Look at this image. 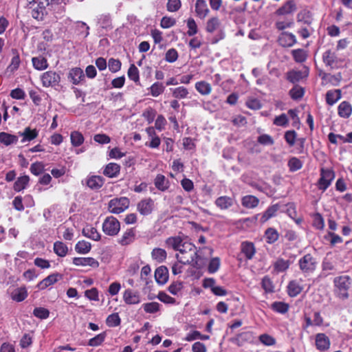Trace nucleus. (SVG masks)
I'll use <instances>...</instances> for the list:
<instances>
[{
	"mask_svg": "<svg viewBox=\"0 0 352 352\" xmlns=\"http://www.w3.org/2000/svg\"><path fill=\"white\" fill-rule=\"evenodd\" d=\"M127 74L129 78L135 82L140 81L139 70L134 64L130 65Z\"/></svg>",
	"mask_w": 352,
	"mask_h": 352,
	"instance_id": "13d9d810",
	"label": "nucleus"
},
{
	"mask_svg": "<svg viewBox=\"0 0 352 352\" xmlns=\"http://www.w3.org/2000/svg\"><path fill=\"white\" fill-rule=\"evenodd\" d=\"M298 265L301 272L309 276L316 270L317 262L311 254H307L299 259Z\"/></svg>",
	"mask_w": 352,
	"mask_h": 352,
	"instance_id": "20e7f679",
	"label": "nucleus"
},
{
	"mask_svg": "<svg viewBox=\"0 0 352 352\" xmlns=\"http://www.w3.org/2000/svg\"><path fill=\"white\" fill-rule=\"evenodd\" d=\"M195 12L199 17L204 19L208 12L207 3L204 0H197L195 3Z\"/></svg>",
	"mask_w": 352,
	"mask_h": 352,
	"instance_id": "2f4dec72",
	"label": "nucleus"
},
{
	"mask_svg": "<svg viewBox=\"0 0 352 352\" xmlns=\"http://www.w3.org/2000/svg\"><path fill=\"white\" fill-rule=\"evenodd\" d=\"M273 124L276 126L286 127L289 124V119L285 113H282L274 118Z\"/></svg>",
	"mask_w": 352,
	"mask_h": 352,
	"instance_id": "bf43d9fd",
	"label": "nucleus"
},
{
	"mask_svg": "<svg viewBox=\"0 0 352 352\" xmlns=\"http://www.w3.org/2000/svg\"><path fill=\"white\" fill-rule=\"evenodd\" d=\"M279 209L278 204H274L271 206H270L265 212L262 214L261 217V221L262 223L266 222L267 220H269L270 218L274 217L276 215V213Z\"/></svg>",
	"mask_w": 352,
	"mask_h": 352,
	"instance_id": "e433bc0d",
	"label": "nucleus"
},
{
	"mask_svg": "<svg viewBox=\"0 0 352 352\" xmlns=\"http://www.w3.org/2000/svg\"><path fill=\"white\" fill-rule=\"evenodd\" d=\"M129 199L127 197L115 198L108 204V209L111 213L120 214L129 208Z\"/></svg>",
	"mask_w": 352,
	"mask_h": 352,
	"instance_id": "423d86ee",
	"label": "nucleus"
},
{
	"mask_svg": "<svg viewBox=\"0 0 352 352\" xmlns=\"http://www.w3.org/2000/svg\"><path fill=\"white\" fill-rule=\"evenodd\" d=\"M335 294L340 299H346L349 297V289L351 285V280L348 276L336 277L333 280Z\"/></svg>",
	"mask_w": 352,
	"mask_h": 352,
	"instance_id": "7ed1b4c3",
	"label": "nucleus"
},
{
	"mask_svg": "<svg viewBox=\"0 0 352 352\" xmlns=\"http://www.w3.org/2000/svg\"><path fill=\"white\" fill-rule=\"evenodd\" d=\"M33 315L41 320L47 319L50 316V311L44 307H36L33 311Z\"/></svg>",
	"mask_w": 352,
	"mask_h": 352,
	"instance_id": "680f3d73",
	"label": "nucleus"
},
{
	"mask_svg": "<svg viewBox=\"0 0 352 352\" xmlns=\"http://www.w3.org/2000/svg\"><path fill=\"white\" fill-rule=\"evenodd\" d=\"M284 138L289 146H293L297 138V133L294 130L287 131L285 133Z\"/></svg>",
	"mask_w": 352,
	"mask_h": 352,
	"instance_id": "052dcab7",
	"label": "nucleus"
},
{
	"mask_svg": "<svg viewBox=\"0 0 352 352\" xmlns=\"http://www.w3.org/2000/svg\"><path fill=\"white\" fill-rule=\"evenodd\" d=\"M302 78V72L300 71L293 70L287 72V80L292 83L299 82Z\"/></svg>",
	"mask_w": 352,
	"mask_h": 352,
	"instance_id": "69168bd1",
	"label": "nucleus"
},
{
	"mask_svg": "<svg viewBox=\"0 0 352 352\" xmlns=\"http://www.w3.org/2000/svg\"><path fill=\"white\" fill-rule=\"evenodd\" d=\"M316 348L320 351H326L330 348L329 338L323 333H318L315 336Z\"/></svg>",
	"mask_w": 352,
	"mask_h": 352,
	"instance_id": "1a4fd4ad",
	"label": "nucleus"
},
{
	"mask_svg": "<svg viewBox=\"0 0 352 352\" xmlns=\"http://www.w3.org/2000/svg\"><path fill=\"white\" fill-rule=\"evenodd\" d=\"M179 252L176 257L179 263L190 264L197 269L202 268L206 264L195 245L190 242L185 241Z\"/></svg>",
	"mask_w": 352,
	"mask_h": 352,
	"instance_id": "f257e3e1",
	"label": "nucleus"
},
{
	"mask_svg": "<svg viewBox=\"0 0 352 352\" xmlns=\"http://www.w3.org/2000/svg\"><path fill=\"white\" fill-rule=\"evenodd\" d=\"M18 135L22 137L21 142L22 143L30 142L34 140L38 135V131L36 129H32L28 126L23 131L18 132Z\"/></svg>",
	"mask_w": 352,
	"mask_h": 352,
	"instance_id": "2eb2a0df",
	"label": "nucleus"
},
{
	"mask_svg": "<svg viewBox=\"0 0 352 352\" xmlns=\"http://www.w3.org/2000/svg\"><path fill=\"white\" fill-rule=\"evenodd\" d=\"M183 289V283L181 281L173 282L168 288V292L173 295H178Z\"/></svg>",
	"mask_w": 352,
	"mask_h": 352,
	"instance_id": "338daca9",
	"label": "nucleus"
},
{
	"mask_svg": "<svg viewBox=\"0 0 352 352\" xmlns=\"http://www.w3.org/2000/svg\"><path fill=\"white\" fill-rule=\"evenodd\" d=\"M184 242L185 241H184L179 236H172L166 240V244L167 246L177 251H179V250H181Z\"/></svg>",
	"mask_w": 352,
	"mask_h": 352,
	"instance_id": "c756f323",
	"label": "nucleus"
},
{
	"mask_svg": "<svg viewBox=\"0 0 352 352\" xmlns=\"http://www.w3.org/2000/svg\"><path fill=\"white\" fill-rule=\"evenodd\" d=\"M151 257L157 263H163L167 257V253L162 248H155L151 252Z\"/></svg>",
	"mask_w": 352,
	"mask_h": 352,
	"instance_id": "f704fd0d",
	"label": "nucleus"
},
{
	"mask_svg": "<svg viewBox=\"0 0 352 352\" xmlns=\"http://www.w3.org/2000/svg\"><path fill=\"white\" fill-rule=\"evenodd\" d=\"M205 109L210 112H215L220 108V98L217 96L212 98V99L204 104Z\"/></svg>",
	"mask_w": 352,
	"mask_h": 352,
	"instance_id": "4c0bfd02",
	"label": "nucleus"
},
{
	"mask_svg": "<svg viewBox=\"0 0 352 352\" xmlns=\"http://www.w3.org/2000/svg\"><path fill=\"white\" fill-rule=\"evenodd\" d=\"M120 171V166L116 163H109L104 168L103 174L109 177H116Z\"/></svg>",
	"mask_w": 352,
	"mask_h": 352,
	"instance_id": "6ab92c4d",
	"label": "nucleus"
},
{
	"mask_svg": "<svg viewBox=\"0 0 352 352\" xmlns=\"http://www.w3.org/2000/svg\"><path fill=\"white\" fill-rule=\"evenodd\" d=\"M279 44L285 47H289L296 43V38L294 34L287 32H282L278 37Z\"/></svg>",
	"mask_w": 352,
	"mask_h": 352,
	"instance_id": "4468645a",
	"label": "nucleus"
},
{
	"mask_svg": "<svg viewBox=\"0 0 352 352\" xmlns=\"http://www.w3.org/2000/svg\"><path fill=\"white\" fill-rule=\"evenodd\" d=\"M259 200L253 195H247L242 199V204L248 208H253L258 206Z\"/></svg>",
	"mask_w": 352,
	"mask_h": 352,
	"instance_id": "37998d69",
	"label": "nucleus"
},
{
	"mask_svg": "<svg viewBox=\"0 0 352 352\" xmlns=\"http://www.w3.org/2000/svg\"><path fill=\"white\" fill-rule=\"evenodd\" d=\"M154 208V201L151 198L141 200L137 205L138 211L144 216L151 214Z\"/></svg>",
	"mask_w": 352,
	"mask_h": 352,
	"instance_id": "9d476101",
	"label": "nucleus"
},
{
	"mask_svg": "<svg viewBox=\"0 0 352 352\" xmlns=\"http://www.w3.org/2000/svg\"><path fill=\"white\" fill-rule=\"evenodd\" d=\"M155 187L160 191H166L170 186L169 180L163 175L158 174L155 180Z\"/></svg>",
	"mask_w": 352,
	"mask_h": 352,
	"instance_id": "a878e982",
	"label": "nucleus"
},
{
	"mask_svg": "<svg viewBox=\"0 0 352 352\" xmlns=\"http://www.w3.org/2000/svg\"><path fill=\"white\" fill-rule=\"evenodd\" d=\"M294 59L298 63H302L307 58V54L304 50L297 49L292 52Z\"/></svg>",
	"mask_w": 352,
	"mask_h": 352,
	"instance_id": "e2e57ef3",
	"label": "nucleus"
},
{
	"mask_svg": "<svg viewBox=\"0 0 352 352\" xmlns=\"http://www.w3.org/2000/svg\"><path fill=\"white\" fill-rule=\"evenodd\" d=\"M121 319L118 313L110 314L106 320V324L109 327H116L120 324Z\"/></svg>",
	"mask_w": 352,
	"mask_h": 352,
	"instance_id": "3c124183",
	"label": "nucleus"
},
{
	"mask_svg": "<svg viewBox=\"0 0 352 352\" xmlns=\"http://www.w3.org/2000/svg\"><path fill=\"white\" fill-rule=\"evenodd\" d=\"M54 252L60 257H64L67 255L68 252V248L62 241H56L54 243Z\"/></svg>",
	"mask_w": 352,
	"mask_h": 352,
	"instance_id": "ea45409f",
	"label": "nucleus"
},
{
	"mask_svg": "<svg viewBox=\"0 0 352 352\" xmlns=\"http://www.w3.org/2000/svg\"><path fill=\"white\" fill-rule=\"evenodd\" d=\"M338 113L340 117L348 118L352 113V106L347 101L342 102L338 107Z\"/></svg>",
	"mask_w": 352,
	"mask_h": 352,
	"instance_id": "b1692460",
	"label": "nucleus"
},
{
	"mask_svg": "<svg viewBox=\"0 0 352 352\" xmlns=\"http://www.w3.org/2000/svg\"><path fill=\"white\" fill-rule=\"evenodd\" d=\"M135 238V230L133 228H130L123 233L122 237L119 239L118 243L122 245H128L134 241Z\"/></svg>",
	"mask_w": 352,
	"mask_h": 352,
	"instance_id": "393cba45",
	"label": "nucleus"
},
{
	"mask_svg": "<svg viewBox=\"0 0 352 352\" xmlns=\"http://www.w3.org/2000/svg\"><path fill=\"white\" fill-rule=\"evenodd\" d=\"M241 251L248 260L252 259L256 253L254 245L248 241H244L241 243Z\"/></svg>",
	"mask_w": 352,
	"mask_h": 352,
	"instance_id": "aec40b11",
	"label": "nucleus"
},
{
	"mask_svg": "<svg viewBox=\"0 0 352 352\" xmlns=\"http://www.w3.org/2000/svg\"><path fill=\"white\" fill-rule=\"evenodd\" d=\"M150 90V94L153 97H157L164 93L165 90V86L160 82H154L148 89Z\"/></svg>",
	"mask_w": 352,
	"mask_h": 352,
	"instance_id": "a18cd8bd",
	"label": "nucleus"
},
{
	"mask_svg": "<svg viewBox=\"0 0 352 352\" xmlns=\"http://www.w3.org/2000/svg\"><path fill=\"white\" fill-rule=\"evenodd\" d=\"M216 281L212 278H206L203 280L202 286L205 289H210L216 296H220V286H216Z\"/></svg>",
	"mask_w": 352,
	"mask_h": 352,
	"instance_id": "c85d7f7f",
	"label": "nucleus"
},
{
	"mask_svg": "<svg viewBox=\"0 0 352 352\" xmlns=\"http://www.w3.org/2000/svg\"><path fill=\"white\" fill-rule=\"evenodd\" d=\"M41 80L42 85L45 87H55L59 85L60 82V75L54 71H48L44 72L41 76Z\"/></svg>",
	"mask_w": 352,
	"mask_h": 352,
	"instance_id": "0eeeda50",
	"label": "nucleus"
},
{
	"mask_svg": "<svg viewBox=\"0 0 352 352\" xmlns=\"http://www.w3.org/2000/svg\"><path fill=\"white\" fill-rule=\"evenodd\" d=\"M341 98V90L335 89L328 91L326 94V102L329 105L334 104Z\"/></svg>",
	"mask_w": 352,
	"mask_h": 352,
	"instance_id": "473e14b6",
	"label": "nucleus"
},
{
	"mask_svg": "<svg viewBox=\"0 0 352 352\" xmlns=\"http://www.w3.org/2000/svg\"><path fill=\"white\" fill-rule=\"evenodd\" d=\"M85 75L82 69L79 67L72 68L69 73L68 78L74 84L78 85L84 78Z\"/></svg>",
	"mask_w": 352,
	"mask_h": 352,
	"instance_id": "412c9836",
	"label": "nucleus"
},
{
	"mask_svg": "<svg viewBox=\"0 0 352 352\" xmlns=\"http://www.w3.org/2000/svg\"><path fill=\"white\" fill-rule=\"evenodd\" d=\"M62 278V275L58 273H54L49 275L44 279H43L41 281H40L37 287L41 289H45L47 287L52 285L55 284L56 282H58V280Z\"/></svg>",
	"mask_w": 352,
	"mask_h": 352,
	"instance_id": "ddd939ff",
	"label": "nucleus"
},
{
	"mask_svg": "<svg viewBox=\"0 0 352 352\" xmlns=\"http://www.w3.org/2000/svg\"><path fill=\"white\" fill-rule=\"evenodd\" d=\"M271 308L278 313L285 314L288 311L289 305L283 302H274L272 304Z\"/></svg>",
	"mask_w": 352,
	"mask_h": 352,
	"instance_id": "4d7b16f0",
	"label": "nucleus"
},
{
	"mask_svg": "<svg viewBox=\"0 0 352 352\" xmlns=\"http://www.w3.org/2000/svg\"><path fill=\"white\" fill-rule=\"evenodd\" d=\"M120 230L119 221L113 216L107 217L102 223V231L108 236H116Z\"/></svg>",
	"mask_w": 352,
	"mask_h": 352,
	"instance_id": "39448f33",
	"label": "nucleus"
},
{
	"mask_svg": "<svg viewBox=\"0 0 352 352\" xmlns=\"http://www.w3.org/2000/svg\"><path fill=\"white\" fill-rule=\"evenodd\" d=\"M155 278L158 284L164 285L168 279V268L164 265L157 267L155 272Z\"/></svg>",
	"mask_w": 352,
	"mask_h": 352,
	"instance_id": "dca6fc26",
	"label": "nucleus"
},
{
	"mask_svg": "<svg viewBox=\"0 0 352 352\" xmlns=\"http://www.w3.org/2000/svg\"><path fill=\"white\" fill-rule=\"evenodd\" d=\"M71 143L73 146L77 147L84 142L82 134L77 131H72L70 134Z\"/></svg>",
	"mask_w": 352,
	"mask_h": 352,
	"instance_id": "de8ad7c7",
	"label": "nucleus"
},
{
	"mask_svg": "<svg viewBox=\"0 0 352 352\" xmlns=\"http://www.w3.org/2000/svg\"><path fill=\"white\" fill-rule=\"evenodd\" d=\"M98 25L103 28L108 29L111 28V19L109 14H101L97 19Z\"/></svg>",
	"mask_w": 352,
	"mask_h": 352,
	"instance_id": "49530a36",
	"label": "nucleus"
},
{
	"mask_svg": "<svg viewBox=\"0 0 352 352\" xmlns=\"http://www.w3.org/2000/svg\"><path fill=\"white\" fill-rule=\"evenodd\" d=\"M72 262L76 266H90L93 268L99 266V262L93 257H74Z\"/></svg>",
	"mask_w": 352,
	"mask_h": 352,
	"instance_id": "f8f14e48",
	"label": "nucleus"
},
{
	"mask_svg": "<svg viewBox=\"0 0 352 352\" xmlns=\"http://www.w3.org/2000/svg\"><path fill=\"white\" fill-rule=\"evenodd\" d=\"M289 170L292 172L300 170L302 166V162L297 157H293L288 162Z\"/></svg>",
	"mask_w": 352,
	"mask_h": 352,
	"instance_id": "0e129e2a",
	"label": "nucleus"
},
{
	"mask_svg": "<svg viewBox=\"0 0 352 352\" xmlns=\"http://www.w3.org/2000/svg\"><path fill=\"white\" fill-rule=\"evenodd\" d=\"M104 183V179L99 175H92L87 178L86 184L87 186L92 190L100 188Z\"/></svg>",
	"mask_w": 352,
	"mask_h": 352,
	"instance_id": "a211bd4d",
	"label": "nucleus"
},
{
	"mask_svg": "<svg viewBox=\"0 0 352 352\" xmlns=\"http://www.w3.org/2000/svg\"><path fill=\"white\" fill-rule=\"evenodd\" d=\"M19 141V135H12L6 132L0 133V142L8 146L16 144Z\"/></svg>",
	"mask_w": 352,
	"mask_h": 352,
	"instance_id": "5701e85b",
	"label": "nucleus"
},
{
	"mask_svg": "<svg viewBox=\"0 0 352 352\" xmlns=\"http://www.w3.org/2000/svg\"><path fill=\"white\" fill-rule=\"evenodd\" d=\"M265 236L266 239V242L267 243L272 244L275 243L278 239L279 234L275 228H269L265 232Z\"/></svg>",
	"mask_w": 352,
	"mask_h": 352,
	"instance_id": "a19ab883",
	"label": "nucleus"
},
{
	"mask_svg": "<svg viewBox=\"0 0 352 352\" xmlns=\"http://www.w3.org/2000/svg\"><path fill=\"white\" fill-rule=\"evenodd\" d=\"M172 90L173 96L175 98L183 99L186 98L188 94V89L184 87H178Z\"/></svg>",
	"mask_w": 352,
	"mask_h": 352,
	"instance_id": "6e6d98bb",
	"label": "nucleus"
},
{
	"mask_svg": "<svg viewBox=\"0 0 352 352\" xmlns=\"http://www.w3.org/2000/svg\"><path fill=\"white\" fill-rule=\"evenodd\" d=\"M302 287L296 280L290 281L288 286V294L291 297H294L298 295L302 291Z\"/></svg>",
	"mask_w": 352,
	"mask_h": 352,
	"instance_id": "c03bdc74",
	"label": "nucleus"
},
{
	"mask_svg": "<svg viewBox=\"0 0 352 352\" xmlns=\"http://www.w3.org/2000/svg\"><path fill=\"white\" fill-rule=\"evenodd\" d=\"M91 244L85 240L79 241L75 245V251L78 254H86L90 252Z\"/></svg>",
	"mask_w": 352,
	"mask_h": 352,
	"instance_id": "72a5a7b5",
	"label": "nucleus"
},
{
	"mask_svg": "<svg viewBox=\"0 0 352 352\" xmlns=\"http://www.w3.org/2000/svg\"><path fill=\"white\" fill-rule=\"evenodd\" d=\"M297 21L307 25L311 24L312 18L310 12L307 10L300 12L297 15Z\"/></svg>",
	"mask_w": 352,
	"mask_h": 352,
	"instance_id": "5fc2aeb1",
	"label": "nucleus"
},
{
	"mask_svg": "<svg viewBox=\"0 0 352 352\" xmlns=\"http://www.w3.org/2000/svg\"><path fill=\"white\" fill-rule=\"evenodd\" d=\"M296 10V6L294 1H287L283 6L276 10L278 15H285L293 13Z\"/></svg>",
	"mask_w": 352,
	"mask_h": 352,
	"instance_id": "bb28decb",
	"label": "nucleus"
},
{
	"mask_svg": "<svg viewBox=\"0 0 352 352\" xmlns=\"http://www.w3.org/2000/svg\"><path fill=\"white\" fill-rule=\"evenodd\" d=\"M50 5L49 0H28V12L37 20H43L47 14V8Z\"/></svg>",
	"mask_w": 352,
	"mask_h": 352,
	"instance_id": "f03ea898",
	"label": "nucleus"
},
{
	"mask_svg": "<svg viewBox=\"0 0 352 352\" xmlns=\"http://www.w3.org/2000/svg\"><path fill=\"white\" fill-rule=\"evenodd\" d=\"M195 89L201 95H208L211 92V86L208 82L199 81L195 84Z\"/></svg>",
	"mask_w": 352,
	"mask_h": 352,
	"instance_id": "09e8293b",
	"label": "nucleus"
},
{
	"mask_svg": "<svg viewBox=\"0 0 352 352\" xmlns=\"http://www.w3.org/2000/svg\"><path fill=\"white\" fill-rule=\"evenodd\" d=\"M27 296L28 292L25 287L17 288L12 293V300L16 302H22L27 298Z\"/></svg>",
	"mask_w": 352,
	"mask_h": 352,
	"instance_id": "79ce46f5",
	"label": "nucleus"
},
{
	"mask_svg": "<svg viewBox=\"0 0 352 352\" xmlns=\"http://www.w3.org/2000/svg\"><path fill=\"white\" fill-rule=\"evenodd\" d=\"M12 54L13 55L10 63L7 67V71L10 73H14L15 71H16L21 64V60L19 54L18 52V50L16 49H12Z\"/></svg>",
	"mask_w": 352,
	"mask_h": 352,
	"instance_id": "4be33fe9",
	"label": "nucleus"
},
{
	"mask_svg": "<svg viewBox=\"0 0 352 352\" xmlns=\"http://www.w3.org/2000/svg\"><path fill=\"white\" fill-rule=\"evenodd\" d=\"M274 270L276 272L286 271L289 267V261L282 258H278L273 264Z\"/></svg>",
	"mask_w": 352,
	"mask_h": 352,
	"instance_id": "58836bf2",
	"label": "nucleus"
},
{
	"mask_svg": "<svg viewBox=\"0 0 352 352\" xmlns=\"http://www.w3.org/2000/svg\"><path fill=\"white\" fill-rule=\"evenodd\" d=\"M123 300L127 305H136L140 302V296L138 292L128 289L123 294Z\"/></svg>",
	"mask_w": 352,
	"mask_h": 352,
	"instance_id": "f3484780",
	"label": "nucleus"
},
{
	"mask_svg": "<svg viewBox=\"0 0 352 352\" xmlns=\"http://www.w3.org/2000/svg\"><path fill=\"white\" fill-rule=\"evenodd\" d=\"M252 336L250 332H243L239 334L236 338H232V342H235L237 345L241 346L245 342L250 341Z\"/></svg>",
	"mask_w": 352,
	"mask_h": 352,
	"instance_id": "8fccbe9b",
	"label": "nucleus"
},
{
	"mask_svg": "<svg viewBox=\"0 0 352 352\" xmlns=\"http://www.w3.org/2000/svg\"><path fill=\"white\" fill-rule=\"evenodd\" d=\"M106 336V332L100 333L91 338L88 342V345L90 346H98L104 341Z\"/></svg>",
	"mask_w": 352,
	"mask_h": 352,
	"instance_id": "864d4df0",
	"label": "nucleus"
},
{
	"mask_svg": "<svg viewBox=\"0 0 352 352\" xmlns=\"http://www.w3.org/2000/svg\"><path fill=\"white\" fill-rule=\"evenodd\" d=\"M161 305L157 302L144 303L142 308L146 313L155 314L160 311Z\"/></svg>",
	"mask_w": 352,
	"mask_h": 352,
	"instance_id": "603ef678",
	"label": "nucleus"
},
{
	"mask_svg": "<svg viewBox=\"0 0 352 352\" xmlns=\"http://www.w3.org/2000/svg\"><path fill=\"white\" fill-rule=\"evenodd\" d=\"M82 235L85 237L91 239L94 241H98L100 240L101 235L94 227L87 226L82 229Z\"/></svg>",
	"mask_w": 352,
	"mask_h": 352,
	"instance_id": "cd10ccee",
	"label": "nucleus"
},
{
	"mask_svg": "<svg viewBox=\"0 0 352 352\" xmlns=\"http://www.w3.org/2000/svg\"><path fill=\"white\" fill-rule=\"evenodd\" d=\"M335 177L334 172L331 169L321 168L320 170V177L318 180V188L326 190L327 188L331 185L332 180Z\"/></svg>",
	"mask_w": 352,
	"mask_h": 352,
	"instance_id": "6e6552de",
	"label": "nucleus"
},
{
	"mask_svg": "<svg viewBox=\"0 0 352 352\" xmlns=\"http://www.w3.org/2000/svg\"><path fill=\"white\" fill-rule=\"evenodd\" d=\"M322 60L326 66L333 69L337 67L339 58L336 52L331 50L325 51L322 54Z\"/></svg>",
	"mask_w": 352,
	"mask_h": 352,
	"instance_id": "9b49d317",
	"label": "nucleus"
},
{
	"mask_svg": "<svg viewBox=\"0 0 352 352\" xmlns=\"http://www.w3.org/2000/svg\"><path fill=\"white\" fill-rule=\"evenodd\" d=\"M32 62L34 68L36 70L42 71L48 67L47 59L42 56L33 57L32 58Z\"/></svg>",
	"mask_w": 352,
	"mask_h": 352,
	"instance_id": "7c9ffc66",
	"label": "nucleus"
},
{
	"mask_svg": "<svg viewBox=\"0 0 352 352\" xmlns=\"http://www.w3.org/2000/svg\"><path fill=\"white\" fill-rule=\"evenodd\" d=\"M30 181V177L28 175H23L17 178L14 184L13 188L16 192H20L25 189Z\"/></svg>",
	"mask_w": 352,
	"mask_h": 352,
	"instance_id": "c9c22d12",
	"label": "nucleus"
},
{
	"mask_svg": "<svg viewBox=\"0 0 352 352\" xmlns=\"http://www.w3.org/2000/svg\"><path fill=\"white\" fill-rule=\"evenodd\" d=\"M304 94L305 91L303 88L299 86H295L289 91V95L291 98L294 100L300 99L301 98H302Z\"/></svg>",
	"mask_w": 352,
	"mask_h": 352,
	"instance_id": "774afa93",
	"label": "nucleus"
}]
</instances>
